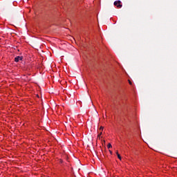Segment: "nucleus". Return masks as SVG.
<instances>
[{"instance_id": "obj_1", "label": "nucleus", "mask_w": 177, "mask_h": 177, "mask_svg": "<svg viewBox=\"0 0 177 177\" xmlns=\"http://www.w3.org/2000/svg\"><path fill=\"white\" fill-rule=\"evenodd\" d=\"M113 5L117 6L119 9L122 8V4H121V1L120 0L114 1Z\"/></svg>"}, {"instance_id": "obj_2", "label": "nucleus", "mask_w": 177, "mask_h": 177, "mask_svg": "<svg viewBox=\"0 0 177 177\" xmlns=\"http://www.w3.org/2000/svg\"><path fill=\"white\" fill-rule=\"evenodd\" d=\"M20 60H23L22 56H17V57L15 58V62L16 63H18V62H20Z\"/></svg>"}, {"instance_id": "obj_3", "label": "nucleus", "mask_w": 177, "mask_h": 177, "mask_svg": "<svg viewBox=\"0 0 177 177\" xmlns=\"http://www.w3.org/2000/svg\"><path fill=\"white\" fill-rule=\"evenodd\" d=\"M108 149H111V147H113V146H111V144L109 143L107 145Z\"/></svg>"}, {"instance_id": "obj_4", "label": "nucleus", "mask_w": 177, "mask_h": 177, "mask_svg": "<svg viewBox=\"0 0 177 177\" xmlns=\"http://www.w3.org/2000/svg\"><path fill=\"white\" fill-rule=\"evenodd\" d=\"M117 156L119 158V160H122L121 155H120V153H118Z\"/></svg>"}, {"instance_id": "obj_5", "label": "nucleus", "mask_w": 177, "mask_h": 177, "mask_svg": "<svg viewBox=\"0 0 177 177\" xmlns=\"http://www.w3.org/2000/svg\"><path fill=\"white\" fill-rule=\"evenodd\" d=\"M102 131L100 132V134H98V136H97V138H99L100 139V136H102Z\"/></svg>"}, {"instance_id": "obj_6", "label": "nucleus", "mask_w": 177, "mask_h": 177, "mask_svg": "<svg viewBox=\"0 0 177 177\" xmlns=\"http://www.w3.org/2000/svg\"><path fill=\"white\" fill-rule=\"evenodd\" d=\"M129 85H132V82L131 80H128Z\"/></svg>"}, {"instance_id": "obj_7", "label": "nucleus", "mask_w": 177, "mask_h": 177, "mask_svg": "<svg viewBox=\"0 0 177 177\" xmlns=\"http://www.w3.org/2000/svg\"><path fill=\"white\" fill-rule=\"evenodd\" d=\"M100 131H103V127H100Z\"/></svg>"}, {"instance_id": "obj_8", "label": "nucleus", "mask_w": 177, "mask_h": 177, "mask_svg": "<svg viewBox=\"0 0 177 177\" xmlns=\"http://www.w3.org/2000/svg\"><path fill=\"white\" fill-rule=\"evenodd\" d=\"M110 154H113V151H111V150H109Z\"/></svg>"}, {"instance_id": "obj_9", "label": "nucleus", "mask_w": 177, "mask_h": 177, "mask_svg": "<svg viewBox=\"0 0 177 177\" xmlns=\"http://www.w3.org/2000/svg\"><path fill=\"white\" fill-rule=\"evenodd\" d=\"M116 154H117V156H118V151H116Z\"/></svg>"}]
</instances>
